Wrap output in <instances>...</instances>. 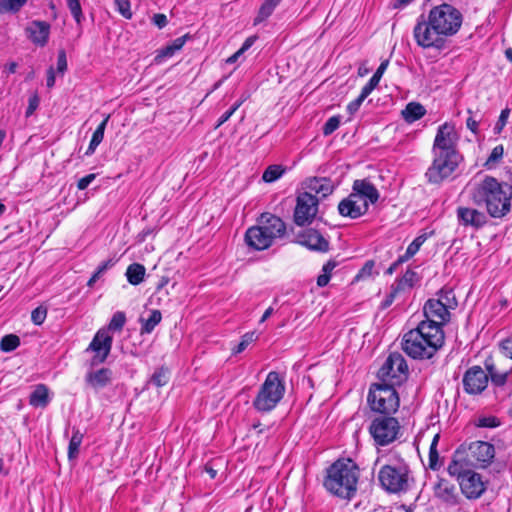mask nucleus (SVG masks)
<instances>
[{
	"label": "nucleus",
	"instance_id": "nucleus-1",
	"mask_svg": "<svg viewBox=\"0 0 512 512\" xmlns=\"http://www.w3.org/2000/svg\"><path fill=\"white\" fill-rule=\"evenodd\" d=\"M463 22L462 13L449 3H442L430 9L427 16L421 14L413 29L418 46L423 49L445 48L448 38L456 35Z\"/></svg>",
	"mask_w": 512,
	"mask_h": 512
},
{
	"label": "nucleus",
	"instance_id": "nucleus-2",
	"mask_svg": "<svg viewBox=\"0 0 512 512\" xmlns=\"http://www.w3.org/2000/svg\"><path fill=\"white\" fill-rule=\"evenodd\" d=\"M445 343L443 329L436 321L422 320L403 335L402 349L411 358L431 359Z\"/></svg>",
	"mask_w": 512,
	"mask_h": 512
},
{
	"label": "nucleus",
	"instance_id": "nucleus-3",
	"mask_svg": "<svg viewBox=\"0 0 512 512\" xmlns=\"http://www.w3.org/2000/svg\"><path fill=\"white\" fill-rule=\"evenodd\" d=\"M511 199L512 186L491 176H486L472 192L473 202L479 206L484 204L493 218H501L510 212Z\"/></svg>",
	"mask_w": 512,
	"mask_h": 512
},
{
	"label": "nucleus",
	"instance_id": "nucleus-4",
	"mask_svg": "<svg viewBox=\"0 0 512 512\" xmlns=\"http://www.w3.org/2000/svg\"><path fill=\"white\" fill-rule=\"evenodd\" d=\"M359 468L350 458L336 460L326 469L323 486L332 495L351 499L357 491Z\"/></svg>",
	"mask_w": 512,
	"mask_h": 512
},
{
	"label": "nucleus",
	"instance_id": "nucleus-5",
	"mask_svg": "<svg viewBox=\"0 0 512 512\" xmlns=\"http://www.w3.org/2000/svg\"><path fill=\"white\" fill-rule=\"evenodd\" d=\"M285 390L284 377L276 371L269 372L252 402L253 408L260 413L272 411L283 399Z\"/></svg>",
	"mask_w": 512,
	"mask_h": 512
},
{
	"label": "nucleus",
	"instance_id": "nucleus-6",
	"mask_svg": "<svg viewBox=\"0 0 512 512\" xmlns=\"http://www.w3.org/2000/svg\"><path fill=\"white\" fill-rule=\"evenodd\" d=\"M367 401L372 411L392 415L397 412L400 398L395 386L373 383L369 388Z\"/></svg>",
	"mask_w": 512,
	"mask_h": 512
},
{
	"label": "nucleus",
	"instance_id": "nucleus-7",
	"mask_svg": "<svg viewBox=\"0 0 512 512\" xmlns=\"http://www.w3.org/2000/svg\"><path fill=\"white\" fill-rule=\"evenodd\" d=\"M433 161L425 172L427 182L433 185H440L446 181L457 170L463 157L461 154L432 153Z\"/></svg>",
	"mask_w": 512,
	"mask_h": 512
},
{
	"label": "nucleus",
	"instance_id": "nucleus-8",
	"mask_svg": "<svg viewBox=\"0 0 512 512\" xmlns=\"http://www.w3.org/2000/svg\"><path fill=\"white\" fill-rule=\"evenodd\" d=\"M377 377L380 380V384L400 386L408 377L406 360L398 352L390 353L378 370Z\"/></svg>",
	"mask_w": 512,
	"mask_h": 512
},
{
	"label": "nucleus",
	"instance_id": "nucleus-9",
	"mask_svg": "<svg viewBox=\"0 0 512 512\" xmlns=\"http://www.w3.org/2000/svg\"><path fill=\"white\" fill-rule=\"evenodd\" d=\"M369 433L375 445L387 446L398 438L400 424L396 418L389 415L378 416L372 420Z\"/></svg>",
	"mask_w": 512,
	"mask_h": 512
},
{
	"label": "nucleus",
	"instance_id": "nucleus-10",
	"mask_svg": "<svg viewBox=\"0 0 512 512\" xmlns=\"http://www.w3.org/2000/svg\"><path fill=\"white\" fill-rule=\"evenodd\" d=\"M378 479L381 486L390 493H399L408 489V468L406 466H383Z\"/></svg>",
	"mask_w": 512,
	"mask_h": 512
},
{
	"label": "nucleus",
	"instance_id": "nucleus-11",
	"mask_svg": "<svg viewBox=\"0 0 512 512\" xmlns=\"http://www.w3.org/2000/svg\"><path fill=\"white\" fill-rule=\"evenodd\" d=\"M319 200L311 192L299 193L294 210V222L297 226L310 224L318 212Z\"/></svg>",
	"mask_w": 512,
	"mask_h": 512
},
{
	"label": "nucleus",
	"instance_id": "nucleus-12",
	"mask_svg": "<svg viewBox=\"0 0 512 512\" xmlns=\"http://www.w3.org/2000/svg\"><path fill=\"white\" fill-rule=\"evenodd\" d=\"M458 137L454 125L444 123L437 129V133L432 146V153H452L460 154L457 149Z\"/></svg>",
	"mask_w": 512,
	"mask_h": 512
},
{
	"label": "nucleus",
	"instance_id": "nucleus-13",
	"mask_svg": "<svg viewBox=\"0 0 512 512\" xmlns=\"http://www.w3.org/2000/svg\"><path fill=\"white\" fill-rule=\"evenodd\" d=\"M113 337L104 328L99 329L90 342L87 351L94 353L91 365L97 366L104 363L112 349Z\"/></svg>",
	"mask_w": 512,
	"mask_h": 512
},
{
	"label": "nucleus",
	"instance_id": "nucleus-14",
	"mask_svg": "<svg viewBox=\"0 0 512 512\" xmlns=\"http://www.w3.org/2000/svg\"><path fill=\"white\" fill-rule=\"evenodd\" d=\"M462 384L468 395H480L488 386V374L480 366L474 365L465 371Z\"/></svg>",
	"mask_w": 512,
	"mask_h": 512
},
{
	"label": "nucleus",
	"instance_id": "nucleus-15",
	"mask_svg": "<svg viewBox=\"0 0 512 512\" xmlns=\"http://www.w3.org/2000/svg\"><path fill=\"white\" fill-rule=\"evenodd\" d=\"M368 209V201H362L353 191L347 198H344L338 205L339 214L343 217H349L351 219H356L366 214Z\"/></svg>",
	"mask_w": 512,
	"mask_h": 512
},
{
	"label": "nucleus",
	"instance_id": "nucleus-16",
	"mask_svg": "<svg viewBox=\"0 0 512 512\" xmlns=\"http://www.w3.org/2000/svg\"><path fill=\"white\" fill-rule=\"evenodd\" d=\"M462 493L468 499H477L485 491L484 483L482 482L481 475L471 470H467L463 478L459 482Z\"/></svg>",
	"mask_w": 512,
	"mask_h": 512
},
{
	"label": "nucleus",
	"instance_id": "nucleus-17",
	"mask_svg": "<svg viewBox=\"0 0 512 512\" xmlns=\"http://www.w3.org/2000/svg\"><path fill=\"white\" fill-rule=\"evenodd\" d=\"M425 320L436 321L443 329V326L450 321V310L438 299H429L423 307Z\"/></svg>",
	"mask_w": 512,
	"mask_h": 512
},
{
	"label": "nucleus",
	"instance_id": "nucleus-18",
	"mask_svg": "<svg viewBox=\"0 0 512 512\" xmlns=\"http://www.w3.org/2000/svg\"><path fill=\"white\" fill-rule=\"evenodd\" d=\"M258 225L264 232L270 236L274 242L277 238H282L286 233V225L284 221L271 213H263L258 219Z\"/></svg>",
	"mask_w": 512,
	"mask_h": 512
},
{
	"label": "nucleus",
	"instance_id": "nucleus-19",
	"mask_svg": "<svg viewBox=\"0 0 512 512\" xmlns=\"http://www.w3.org/2000/svg\"><path fill=\"white\" fill-rule=\"evenodd\" d=\"M456 215L459 224L464 227L478 230L487 223L486 215L477 209L460 206L456 210Z\"/></svg>",
	"mask_w": 512,
	"mask_h": 512
},
{
	"label": "nucleus",
	"instance_id": "nucleus-20",
	"mask_svg": "<svg viewBox=\"0 0 512 512\" xmlns=\"http://www.w3.org/2000/svg\"><path fill=\"white\" fill-rule=\"evenodd\" d=\"M298 243L310 250L318 252H327L329 250V242L316 229H306L298 235Z\"/></svg>",
	"mask_w": 512,
	"mask_h": 512
},
{
	"label": "nucleus",
	"instance_id": "nucleus-21",
	"mask_svg": "<svg viewBox=\"0 0 512 512\" xmlns=\"http://www.w3.org/2000/svg\"><path fill=\"white\" fill-rule=\"evenodd\" d=\"M27 37L37 46L43 47L48 43L50 24L46 21L34 20L25 29Z\"/></svg>",
	"mask_w": 512,
	"mask_h": 512
},
{
	"label": "nucleus",
	"instance_id": "nucleus-22",
	"mask_svg": "<svg viewBox=\"0 0 512 512\" xmlns=\"http://www.w3.org/2000/svg\"><path fill=\"white\" fill-rule=\"evenodd\" d=\"M245 241L249 247L258 251L268 249L273 244L270 236L259 225L252 226L246 231Z\"/></svg>",
	"mask_w": 512,
	"mask_h": 512
},
{
	"label": "nucleus",
	"instance_id": "nucleus-23",
	"mask_svg": "<svg viewBox=\"0 0 512 512\" xmlns=\"http://www.w3.org/2000/svg\"><path fill=\"white\" fill-rule=\"evenodd\" d=\"M352 190L357 194L358 198L368 201L369 204H375L380 194L373 183L367 179H357L354 181Z\"/></svg>",
	"mask_w": 512,
	"mask_h": 512
},
{
	"label": "nucleus",
	"instance_id": "nucleus-24",
	"mask_svg": "<svg viewBox=\"0 0 512 512\" xmlns=\"http://www.w3.org/2000/svg\"><path fill=\"white\" fill-rule=\"evenodd\" d=\"M469 450L472 457L481 464L490 463L495 455L494 446L484 441H476L471 443Z\"/></svg>",
	"mask_w": 512,
	"mask_h": 512
},
{
	"label": "nucleus",
	"instance_id": "nucleus-25",
	"mask_svg": "<svg viewBox=\"0 0 512 512\" xmlns=\"http://www.w3.org/2000/svg\"><path fill=\"white\" fill-rule=\"evenodd\" d=\"M113 372L109 368H100L96 371H90L85 376L86 383L94 390H100L112 381Z\"/></svg>",
	"mask_w": 512,
	"mask_h": 512
},
{
	"label": "nucleus",
	"instance_id": "nucleus-26",
	"mask_svg": "<svg viewBox=\"0 0 512 512\" xmlns=\"http://www.w3.org/2000/svg\"><path fill=\"white\" fill-rule=\"evenodd\" d=\"M50 401L49 389L45 384L36 385L29 396V404L36 408H45Z\"/></svg>",
	"mask_w": 512,
	"mask_h": 512
},
{
	"label": "nucleus",
	"instance_id": "nucleus-27",
	"mask_svg": "<svg viewBox=\"0 0 512 512\" xmlns=\"http://www.w3.org/2000/svg\"><path fill=\"white\" fill-rule=\"evenodd\" d=\"M435 496L447 503L455 502V486L448 480L439 478L434 486Z\"/></svg>",
	"mask_w": 512,
	"mask_h": 512
},
{
	"label": "nucleus",
	"instance_id": "nucleus-28",
	"mask_svg": "<svg viewBox=\"0 0 512 512\" xmlns=\"http://www.w3.org/2000/svg\"><path fill=\"white\" fill-rule=\"evenodd\" d=\"M426 114L425 107L418 102H410L402 111V116L407 123H413Z\"/></svg>",
	"mask_w": 512,
	"mask_h": 512
},
{
	"label": "nucleus",
	"instance_id": "nucleus-29",
	"mask_svg": "<svg viewBox=\"0 0 512 512\" xmlns=\"http://www.w3.org/2000/svg\"><path fill=\"white\" fill-rule=\"evenodd\" d=\"M110 115H107L103 121L97 126L96 130L93 132L92 138L90 140L89 146L85 152L86 156L92 155L98 145L103 141L104 132L109 121Z\"/></svg>",
	"mask_w": 512,
	"mask_h": 512
},
{
	"label": "nucleus",
	"instance_id": "nucleus-30",
	"mask_svg": "<svg viewBox=\"0 0 512 512\" xmlns=\"http://www.w3.org/2000/svg\"><path fill=\"white\" fill-rule=\"evenodd\" d=\"M282 0H265L260 6L257 16L253 20V25H258L267 20L274 12Z\"/></svg>",
	"mask_w": 512,
	"mask_h": 512
},
{
	"label": "nucleus",
	"instance_id": "nucleus-31",
	"mask_svg": "<svg viewBox=\"0 0 512 512\" xmlns=\"http://www.w3.org/2000/svg\"><path fill=\"white\" fill-rule=\"evenodd\" d=\"M146 274L144 265L140 263H132L126 269V278L131 285H139L143 282Z\"/></svg>",
	"mask_w": 512,
	"mask_h": 512
},
{
	"label": "nucleus",
	"instance_id": "nucleus-32",
	"mask_svg": "<svg viewBox=\"0 0 512 512\" xmlns=\"http://www.w3.org/2000/svg\"><path fill=\"white\" fill-rule=\"evenodd\" d=\"M162 314L159 310L151 311L149 317L147 319L140 318L141 329L140 333L150 334L154 330V328L161 322Z\"/></svg>",
	"mask_w": 512,
	"mask_h": 512
},
{
	"label": "nucleus",
	"instance_id": "nucleus-33",
	"mask_svg": "<svg viewBox=\"0 0 512 512\" xmlns=\"http://www.w3.org/2000/svg\"><path fill=\"white\" fill-rule=\"evenodd\" d=\"M84 434L76 427L72 429V437L68 445V458L70 460L75 459L79 455V448L82 444Z\"/></svg>",
	"mask_w": 512,
	"mask_h": 512
},
{
	"label": "nucleus",
	"instance_id": "nucleus-34",
	"mask_svg": "<svg viewBox=\"0 0 512 512\" xmlns=\"http://www.w3.org/2000/svg\"><path fill=\"white\" fill-rule=\"evenodd\" d=\"M420 280L417 272L408 269L405 274L398 279L394 285L401 291L414 287Z\"/></svg>",
	"mask_w": 512,
	"mask_h": 512
},
{
	"label": "nucleus",
	"instance_id": "nucleus-35",
	"mask_svg": "<svg viewBox=\"0 0 512 512\" xmlns=\"http://www.w3.org/2000/svg\"><path fill=\"white\" fill-rule=\"evenodd\" d=\"M309 188L316 194H321L322 197H326L333 192V186L331 185L330 180L327 179L315 178L310 182Z\"/></svg>",
	"mask_w": 512,
	"mask_h": 512
},
{
	"label": "nucleus",
	"instance_id": "nucleus-36",
	"mask_svg": "<svg viewBox=\"0 0 512 512\" xmlns=\"http://www.w3.org/2000/svg\"><path fill=\"white\" fill-rule=\"evenodd\" d=\"M439 439L440 435L435 434L429 448L428 467L433 471H436L441 467V463L439 462V453L437 450Z\"/></svg>",
	"mask_w": 512,
	"mask_h": 512
},
{
	"label": "nucleus",
	"instance_id": "nucleus-37",
	"mask_svg": "<svg viewBox=\"0 0 512 512\" xmlns=\"http://www.w3.org/2000/svg\"><path fill=\"white\" fill-rule=\"evenodd\" d=\"M431 233H422L418 235L407 247L406 252L403 254V257L408 261L411 257H413L424 244V242L428 239Z\"/></svg>",
	"mask_w": 512,
	"mask_h": 512
},
{
	"label": "nucleus",
	"instance_id": "nucleus-38",
	"mask_svg": "<svg viewBox=\"0 0 512 512\" xmlns=\"http://www.w3.org/2000/svg\"><path fill=\"white\" fill-rule=\"evenodd\" d=\"M126 323V315L122 311H117L113 314L110 322L108 323L107 327L104 328L105 330L110 332H120L124 325Z\"/></svg>",
	"mask_w": 512,
	"mask_h": 512
},
{
	"label": "nucleus",
	"instance_id": "nucleus-39",
	"mask_svg": "<svg viewBox=\"0 0 512 512\" xmlns=\"http://www.w3.org/2000/svg\"><path fill=\"white\" fill-rule=\"evenodd\" d=\"M337 266V262L335 260H329L322 267V274L317 277V285L319 287H325L331 278V273Z\"/></svg>",
	"mask_w": 512,
	"mask_h": 512
},
{
	"label": "nucleus",
	"instance_id": "nucleus-40",
	"mask_svg": "<svg viewBox=\"0 0 512 512\" xmlns=\"http://www.w3.org/2000/svg\"><path fill=\"white\" fill-rule=\"evenodd\" d=\"M169 381V370L166 367H160L150 377L149 383L156 387H162Z\"/></svg>",
	"mask_w": 512,
	"mask_h": 512
},
{
	"label": "nucleus",
	"instance_id": "nucleus-41",
	"mask_svg": "<svg viewBox=\"0 0 512 512\" xmlns=\"http://www.w3.org/2000/svg\"><path fill=\"white\" fill-rule=\"evenodd\" d=\"M28 0H0V14L11 12L17 13Z\"/></svg>",
	"mask_w": 512,
	"mask_h": 512
},
{
	"label": "nucleus",
	"instance_id": "nucleus-42",
	"mask_svg": "<svg viewBox=\"0 0 512 512\" xmlns=\"http://www.w3.org/2000/svg\"><path fill=\"white\" fill-rule=\"evenodd\" d=\"M20 346V338L15 334H8L2 337L0 349L3 352H12Z\"/></svg>",
	"mask_w": 512,
	"mask_h": 512
},
{
	"label": "nucleus",
	"instance_id": "nucleus-43",
	"mask_svg": "<svg viewBox=\"0 0 512 512\" xmlns=\"http://www.w3.org/2000/svg\"><path fill=\"white\" fill-rule=\"evenodd\" d=\"M284 173V169L281 165H270L266 168L262 175L264 182L272 183L278 180Z\"/></svg>",
	"mask_w": 512,
	"mask_h": 512
},
{
	"label": "nucleus",
	"instance_id": "nucleus-44",
	"mask_svg": "<svg viewBox=\"0 0 512 512\" xmlns=\"http://www.w3.org/2000/svg\"><path fill=\"white\" fill-rule=\"evenodd\" d=\"M504 155V147L503 145H497L495 146L489 157L487 158L486 162L484 163V167L487 169H491L495 167L503 158Z\"/></svg>",
	"mask_w": 512,
	"mask_h": 512
},
{
	"label": "nucleus",
	"instance_id": "nucleus-45",
	"mask_svg": "<svg viewBox=\"0 0 512 512\" xmlns=\"http://www.w3.org/2000/svg\"><path fill=\"white\" fill-rule=\"evenodd\" d=\"M258 339L256 332H247L241 337V341L232 349L233 354L242 353L251 343Z\"/></svg>",
	"mask_w": 512,
	"mask_h": 512
},
{
	"label": "nucleus",
	"instance_id": "nucleus-46",
	"mask_svg": "<svg viewBox=\"0 0 512 512\" xmlns=\"http://www.w3.org/2000/svg\"><path fill=\"white\" fill-rule=\"evenodd\" d=\"M440 300L447 309H455L457 306V300L452 289H441L438 293Z\"/></svg>",
	"mask_w": 512,
	"mask_h": 512
},
{
	"label": "nucleus",
	"instance_id": "nucleus-47",
	"mask_svg": "<svg viewBox=\"0 0 512 512\" xmlns=\"http://www.w3.org/2000/svg\"><path fill=\"white\" fill-rule=\"evenodd\" d=\"M341 123V116L335 115L330 117L325 124L323 125L322 132L325 136L331 135L333 132H335Z\"/></svg>",
	"mask_w": 512,
	"mask_h": 512
},
{
	"label": "nucleus",
	"instance_id": "nucleus-48",
	"mask_svg": "<svg viewBox=\"0 0 512 512\" xmlns=\"http://www.w3.org/2000/svg\"><path fill=\"white\" fill-rule=\"evenodd\" d=\"M66 3L74 20L80 23L83 18L80 0H66Z\"/></svg>",
	"mask_w": 512,
	"mask_h": 512
},
{
	"label": "nucleus",
	"instance_id": "nucleus-49",
	"mask_svg": "<svg viewBox=\"0 0 512 512\" xmlns=\"http://www.w3.org/2000/svg\"><path fill=\"white\" fill-rule=\"evenodd\" d=\"M47 307L40 305L31 312V321L33 324L40 326L47 317Z\"/></svg>",
	"mask_w": 512,
	"mask_h": 512
},
{
	"label": "nucleus",
	"instance_id": "nucleus-50",
	"mask_svg": "<svg viewBox=\"0 0 512 512\" xmlns=\"http://www.w3.org/2000/svg\"><path fill=\"white\" fill-rule=\"evenodd\" d=\"M501 422L496 416H482L479 417L476 426L483 428H496L500 426Z\"/></svg>",
	"mask_w": 512,
	"mask_h": 512
},
{
	"label": "nucleus",
	"instance_id": "nucleus-51",
	"mask_svg": "<svg viewBox=\"0 0 512 512\" xmlns=\"http://www.w3.org/2000/svg\"><path fill=\"white\" fill-rule=\"evenodd\" d=\"M510 113H511V110L508 107L504 108L501 111L498 121L496 122L494 129H493L494 134L498 135L502 132L503 128L507 124Z\"/></svg>",
	"mask_w": 512,
	"mask_h": 512
},
{
	"label": "nucleus",
	"instance_id": "nucleus-52",
	"mask_svg": "<svg viewBox=\"0 0 512 512\" xmlns=\"http://www.w3.org/2000/svg\"><path fill=\"white\" fill-rule=\"evenodd\" d=\"M118 12L126 19L132 18L131 5L129 0H114Z\"/></svg>",
	"mask_w": 512,
	"mask_h": 512
},
{
	"label": "nucleus",
	"instance_id": "nucleus-53",
	"mask_svg": "<svg viewBox=\"0 0 512 512\" xmlns=\"http://www.w3.org/2000/svg\"><path fill=\"white\" fill-rule=\"evenodd\" d=\"M467 470L463 468V465L456 460H452V462L448 465V472L451 476H457L459 482L463 478Z\"/></svg>",
	"mask_w": 512,
	"mask_h": 512
},
{
	"label": "nucleus",
	"instance_id": "nucleus-54",
	"mask_svg": "<svg viewBox=\"0 0 512 512\" xmlns=\"http://www.w3.org/2000/svg\"><path fill=\"white\" fill-rule=\"evenodd\" d=\"M242 103H243V101H237L230 107V109H228L225 113H223L217 121L216 128L220 127L222 124H224L226 121H228L230 119V117L239 109V107L242 105Z\"/></svg>",
	"mask_w": 512,
	"mask_h": 512
},
{
	"label": "nucleus",
	"instance_id": "nucleus-55",
	"mask_svg": "<svg viewBox=\"0 0 512 512\" xmlns=\"http://www.w3.org/2000/svg\"><path fill=\"white\" fill-rule=\"evenodd\" d=\"M177 51L172 47L171 44H168L164 48L160 49L155 56V62L161 63L165 58L172 57Z\"/></svg>",
	"mask_w": 512,
	"mask_h": 512
},
{
	"label": "nucleus",
	"instance_id": "nucleus-56",
	"mask_svg": "<svg viewBox=\"0 0 512 512\" xmlns=\"http://www.w3.org/2000/svg\"><path fill=\"white\" fill-rule=\"evenodd\" d=\"M375 267V262L373 260H368L365 262L363 267L359 270L358 274L356 275V279H363L370 277L373 273Z\"/></svg>",
	"mask_w": 512,
	"mask_h": 512
},
{
	"label": "nucleus",
	"instance_id": "nucleus-57",
	"mask_svg": "<svg viewBox=\"0 0 512 512\" xmlns=\"http://www.w3.org/2000/svg\"><path fill=\"white\" fill-rule=\"evenodd\" d=\"M67 70V57L64 49L58 51L57 55V72L64 74Z\"/></svg>",
	"mask_w": 512,
	"mask_h": 512
},
{
	"label": "nucleus",
	"instance_id": "nucleus-58",
	"mask_svg": "<svg viewBox=\"0 0 512 512\" xmlns=\"http://www.w3.org/2000/svg\"><path fill=\"white\" fill-rule=\"evenodd\" d=\"M394 284L391 286V291L389 294L386 295L385 299L381 303V308L386 309L388 308L395 300L397 294L400 292Z\"/></svg>",
	"mask_w": 512,
	"mask_h": 512
},
{
	"label": "nucleus",
	"instance_id": "nucleus-59",
	"mask_svg": "<svg viewBox=\"0 0 512 512\" xmlns=\"http://www.w3.org/2000/svg\"><path fill=\"white\" fill-rule=\"evenodd\" d=\"M499 348L502 354L512 359V338H507L499 343Z\"/></svg>",
	"mask_w": 512,
	"mask_h": 512
},
{
	"label": "nucleus",
	"instance_id": "nucleus-60",
	"mask_svg": "<svg viewBox=\"0 0 512 512\" xmlns=\"http://www.w3.org/2000/svg\"><path fill=\"white\" fill-rule=\"evenodd\" d=\"M38 106H39V97L37 94H34L33 96H31L29 98L28 107L25 112L26 117L31 116L35 112V110L38 108Z\"/></svg>",
	"mask_w": 512,
	"mask_h": 512
},
{
	"label": "nucleus",
	"instance_id": "nucleus-61",
	"mask_svg": "<svg viewBox=\"0 0 512 512\" xmlns=\"http://www.w3.org/2000/svg\"><path fill=\"white\" fill-rule=\"evenodd\" d=\"M96 178V174L91 173L82 178L77 182V188L79 190H85Z\"/></svg>",
	"mask_w": 512,
	"mask_h": 512
},
{
	"label": "nucleus",
	"instance_id": "nucleus-62",
	"mask_svg": "<svg viewBox=\"0 0 512 512\" xmlns=\"http://www.w3.org/2000/svg\"><path fill=\"white\" fill-rule=\"evenodd\" d=\"M468 113L470 114V116L467 118L466 120V127L472 132L474 133L475 135L478 134L479 130H478V125H479V121L476 120L474 117L471 116L472 114V111L470 109H468Z\"/></svg>",
	"mask_w": 512,
	"mask_h": 512
},
{
	"label": "nucleus",
	"instance_id": "nucleus-63",
	"mask_svg": "<svg viewBox=\"0 0 512 512\" xmlns=\"http://www.w3.org/2000/svg\"><path fill=\"white\" fill-rule=\"evenodd\" d=\"M152 23L155 26H157L159 29H162V28H164L167 25L168 20H167V17H166L165 14L157 13V14L153 15Z\"/></svg>",
	"mask_w": 512,
	"mask_h": 512
},
{
	"label": "nucleus",
	"instance_id": "nucleus-64",
	"mask_svg": "<svg viewBox=\"0 0 512 512\" xmlns=\"http://www.w3.org/2000/svg\"><path fill=\"white\" fill-rule=\"evenodd\" d=\"M363 100L357 97L347 105V111L350 115H354L362 105Z\"/></svg>",
	"mask_w": 512,
	"mask_h": 512
}]
</instances>
